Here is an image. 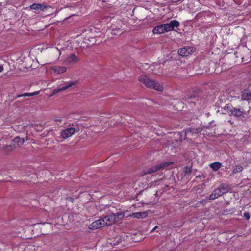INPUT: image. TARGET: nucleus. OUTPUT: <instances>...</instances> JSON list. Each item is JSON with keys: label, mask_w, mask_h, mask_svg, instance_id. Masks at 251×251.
Returning a JSON list of instances; mask_svg holds the SVG:
<instances>
[{"label": "nucleus", "mask_w": 251, "mask_h": 251, "mask_svg": "<svg viewBox=\"0 0 251 251\" xmlns=\"http://www.w3.org/2000/svg\"><path fill=\"white\" fill-rule=\"evenodd\" d=\"M179 25V23L176 20H172L169 23L161 24L156 26L152 30L154 34H161L171 30L175 27H177Z\"/></svg>", "instance_id": "f257e3e1"}, {"label": "nucleus", "mask_w": 251, "mask_h": 251, "mask_svg": "<svg viewBox=\"0 0 251 251\" xmlns=\"http://www.w3.org/2000/svg\"><path fill=\"white\" fill-rule=\"evenodd\" d=\"M138 80L149 88L153 89L158 91H162L163 90V85L162 84H159L154 80L150 79L146 75H141L139 77Z\"/></svg>", "instance_id": "f03ea898"}, {"label": "nucleus", "mask_w": 251, "mask_h": 251, "mask_svg": "<svg viewBox=\"0 0 251 251\" xmlns=\"http://www.w3.org/2000/svg\"><path fill=\"white\" fill-rule=\"evenodd\" d=\"M78 83V81H69L64 82V85L61 87V85L59 86L57 88H55L53 90V94L59 93L61 91H64L72 86H75Z\"/></svg>", "instance_id": "7ed1b4c3"}, {"label": "nucleus", "mask_w": 251, "mask_h": 251, "mask_svg": "<svg viewBox=\"0 0 251 251\" xmlns=\"http://www.w3.org/2000/svg\"><path fill=\"white\" fill-rule=\"evenodd\" d=\"M172 164V162H162L159 164L156 165L148 169L146 173L149 174L151 173H154L161 169L166 168V167L171 165Z\"/></svg>", "instance_id": "20e7f679"}, {"label": "nucleus", "mask_w": 251, "mask_h": 251, "mask_svg": "<svg viewBox=\"0 0 251 251\" xmlns=\"http://www.w3.org/2000/svg\"><path fill=\"white\" fill-rule=\"evenodd\" d=\"M76 131V129L73 127H69L62 130L60 133V135L62 138L66 139L69 137H71L74 135Z\"/></svg>", "instance_id": "39448f33"}, {"label": "nucleus", "mask_w": 251, "mask_h": 251, "mask_svg": "<svg viewBox=\"0 0 251 251\" xmlns=\"http://www.w3.org/2000/svg\"><path fill=\"white\" fill-rule=\"evenodd\" d=\"M79 59L75 54H71L68 55L64 60L65 64L69 65L77 63Z\"/></svg>", "instance_id": "423d86ee"}, {"label": "nucleus", "mask_w": 251, "mask_h": 251, "mask_svg": "<svg viewBox=\"0 0 251 251\" xmlns=\"http://www.w3.org/2000/svg\"><path fill=\"white\" fill-rule=\"evenodd\" d=\"M200 131L198 128H189L185 130V136L186 139H191L192 137L197 136Z\"/></svg>", "instance_id": "0eeeda50"}, {"label": "nucleus", "mask_w": 251, "mask_h": 251, "mask_svg": "<svg viewBox=\"0 0 251 251\" xmlns=\"http://www.w3.org/2000/svg\"><path fill=\"white\" fill-rule=\"evenodd\" d=\"M103 222V220H102V218L96 220L89 225V228L90 229H96L102 227L104 226V223Z\"/></svg>", "instance_id": "6e6552de"}, {"label": "nucleus", "mask_w": 251, "mask_h": 251, "mask_svg": "<svg viewBox=\"0 0 251 251\" xmlns=\"http://www.w3.org/2000/svg\"><path fill=\"white\" fill-rule=\"evenodd\" d=\"M241 100L250 101L251 100V90L245 89L241 92Z\"/></svg>", "instance_id": "1a4fd4ad"}, {"label": "nucleus", "mask_w": 251, "mask_h": 251, "mask_svg": "<svg viewBox=\"0 0 251 251\" xmlns=\"http://www.w3.org/2000/svg\"><path fill=\"white\" fill-rule=\"evenodd\" d=\"M193 49L191 47H184L178 50V53L182 56H187L191 54Z\"/></svg>", "instance_id": "9d476101"}, {"label": "nucleus", "mask_w": 251, "mask_h": 251, "mask_svg": "<svg viewBox=\"0 0 251 251\" xmlns=\"http://www.w3.org/2000/svg\"><path fill=\"white\" fill-rule=\"evenodd\" d=\"M114 216V215H110L102 218V220H103V223H104V226L111 225L116 222Z\"/></svg>", "instance_id": "9b49d317"}, {"label": "nucleus", "mask_w": 251, "mask_h": 251, "mask_svg": "<svg viewBox=\"0 0 251 251\" xmlns=\"http://www.w3.org/2000/svg\"><path fill=\"white\" fill-rule=\"evenodd\" d=\"M50 69L54 73L57 74L65 73L67 71V68L64 66H52L50 67Z\"/></svg>", "instance_id": "f8f14e48"}, {"label": "nucleus", "mask_w": 251, "mask_h": 251, "mask_svg": "<svg viewBox=\"0 0 251 251\" xmlns=\"http://www.w3.org/2000/svg\"><path fill=\"white\" fill-rule=\"evenodd\" d=\"M148 215V212L144 211L133 213L132 214L129 215V216L137 219H144L147 217Z\"/></svg>", "instance_id": "ddd939ff"}, {"label": "nucleus", "mask_w": 251, "mask_h": 251, "mask_svg": "<svg viewBox=\"0 0 251 251\" xmlns=\"http://www.w3.org/2000/svg\"><path fill=\"white\" fill-rule=\"evenodd\" d=\"M50 8V7L46 6V5L39 3H34L30 6V8L33 10H40L42 11H44L47 9Z\"/></svg>", "instance_id": "4468645a"}, {"label": "nucleus", "mask_w": 251, "mask_h": 251, "mask_svg": "<svg viewBox=\"0 0 251 251\" xmlns=\"http://www.w3.org/2000/svg\"><path fill=\"white\" fill-rule=\"evenodd\" d=\"M223 195L220 189L218 188L214 190L212 193L209 196V199L210 200H214Z\"/></svg>", "instance_id": "2eb2a0df"}, {"label": "nucleus", "mask_w": 251, "mask_h": 251, "mask_svg": "<svg viewBox=\"0 0 251 251\" xmlns=\"http://www.w3.org/2000/svg\"><path fill=\"white\" fill-rule=\"evenodd\" d=\"M231 114L237 117L242 116L244 114V111L242 109L233 108L230 110Z\"/></svg>", "instance_id": "dca6fc26"}, {"label": "nucleus", "mask_w": 251, "mask_h": 251, "mask_svg": "<svg viewBox=\"0 0 251 251\" xmlns=\"http://www.w3.org/2000/svg\"><path fill=\"white\" fill-rule=\"evenodd\" d=\"M209 166L213 169V171H216L219 170L222 166V164L219 162H215L214 163H211L209 165Z\"/></svg>", "instance_id": "f3484780"}, {"label": "nucleus", "mask_w": 251, "mask_h": 251, "mask_svg": "<svg viewBox=\"0 0 251 251\" xmlns=\"http://www.w3.org/2000/svg\"><path fill=\"white\" fill-rule=\"evenodd\" d=\"M39 93V91H36V92H32V93H24V94H21V95H18L17 96V98H20V97H26V96L31 97V96H35V95H37Z\"/></svg>", "instance_id": "a211bd4d"}, {"label": "nucleus", "mask_w": 251, "mask_h": 251, "mask_svg": "<svg viewBox=\"0 0 251 251\" xmlns=\"http://www.w3.org/2000/svg\"><path fill=\"white\" fill-rule=\"evenodd\" d=\"M13 141L14 142L17 143L18 146L22 145L25 142L24 138H20L19 137L15 138Z\"/></svg>", "instance_id": "6ab92c4d"}, {"label": "nucleus", "mask_w": 251, "mask_h": 251, "mask_svg": "<svg viewBox=\"0 0 251 251\" xmlns=\"http://www.w3.org/2000/svg\"><path fill=\"white\" fill-rule=\"evenodd\" d=\"M243 169V168L241 165H236L233 167V172L234 173H237L239 172H241L242 171Z\"/></svg>", "instance_id": "aec40b11"}, {"label": "nucleus", "mask_w": 251, "mask_h": 251, "mask_svg": "<svg viewBox=\"0 0 251 251\" xmlns=\"http://www.w3.org/2000/svg\"><path fill=\"white\" fill-rule=\"evenodd\" d=\"M192 167L191 166H186L183 168V172L185 175H188L191 173Z\"/></svg>", "instance_id": "412c9836"}, {"label": "nucleus", "mask_w": 251, "mask_h": 251, "mask_svg": "<svg viewBox=\"0 0 251 251\" xmlns=\"http://www.w3.org/2000/svg\"><path fill=\"white\" fill-rule=\"evenodd\" d=\"M218 188L219 189H220V190H221V192H222L223 194H224V193H225L228 191V189H227V187L223 184L221 185Z\"/></svg>", "instance_id": "4be33fe9"}, {"label": "nucleus", "mask_w": 251, "mask_h": 251, "mask_svg": "<svg viewBox=\"0 0 251 251\" xmlns=\"http://www.w3.org/2000/svg\"><path fill=\"white\" fill-rule=\"evenodd\" d=\"M121 31V28H116L113 29L111 32V34L112 35H117L119 33H120Z\"/></svg>", "instance_id": "5701e85b"}, {"label": "nucleus", "mask_w": 251, "mask_h": 251, "mask_svg": "<svg viewBox=\"0 0 251 251\" xmlns=\"http://www.w3.org/2000/svg\"><path fill=\"white\" fill-rule=\"evenodd\" d=\"M112 215L115 216L114 217L115 218V221L116 222L118 221V220L120 218H122L124 215L121 213H117L115 214H112Z\"/></svg>", "instance_id": "b1692460"}, {"label": "nucleus", "mask_w": 251, "mask_h": 251, "mask_svg": "<svg viewBox=\"0 0 251 251\" xmlns=\"http://www.w3.org/2000/svg\"><path fill=\"white\" fill-rule=\"evenodd\" d=\"M77 40L76 42L78 43V46H79L80 47H84V45H83V43H81L80 44V42L81 41L83 38L81 36H79L77 37Z\"/></svg>", "instance_id": "393cba45"}, {"label": "nucleus", "mask_w": 251, "mask_h": 251, "mask_svg": "<svg viewBox=\"0 0 251 251\" xmlns=\"http://www.w3.org/2000/svg\"><path fill=\"white\" fill-rule=\"evenodd\" d=\"M14 148V146L13 145H8L4 147V149L7 151H12Z\"/></svg>", "instance_id": "a878e982"}, {"label": "nucleus", "mask_w": 251, "mask_h": 251, "mask_svg": "<svg viewBox=\"0 0 251 251\" xmlns=\"http://www.w3.org/2000/svg\"><path fill=\"white\" fill-rule=\"evenodd\" d=\"M52 51L53 53H55L57 55H60L61 54L60 50L57 48H54L52 49Z\"/></svg>", "instance_id": "bb28decb"}, {"label": "nucleus", "mask_w": 251, "mask_h": 251, "mask_svg": "<svg viewBox=\"0 0 251 251\" xmlns=\"http://www.w3.org/2000/svg\"><path fill=\"white\" fill-rule=\"evenodd\" d=\"M244 217L247 220H248L250 218V215L248 212H245L244 213Z\"/></svg>", "instance_id": "cd10ccee"}, {"label": "nucleus", "mask_w": 251, "mask_h": 251, "mask_svg": "<svg viewBox=\"0 0 251 251\" xmlns=\"http://www.w3.org/2000/svg\"><path fill=\"white\" fill-rule=\"evenodd\" d=\"M117 238H118V240H117V241L116 242L117 244H119V243L122 242V241L123 240H125V237H121L120 238H118V237H117Z\"/></svg>", "instance_id": "c85d7f7f"}, {"label": "nucleus", "mask_w": 251, "mask_h": 251, "mask_svg": "<svg viewBox=\"0 0 251 251\" xmlns=\"http://www.w3.org/2000/svg\"><path fill=\"white\" fill-rule=\"evenodd\" d=\"M55 121H56V122H59V123H61L62 122V119H60V118H59V119H55Z\"/></svg>", "instance_id": "c756f323"}, {"label": "nucleus", "mask_w": 251, "mask_h": 251, "mask_svg": "<svg viewBox=\"0 0 251 251\" xmlns=\"http://www.w3.org/2000/svg\"><path fill=\"white\" fill-rule=\"evenodd\" d=\"M3 67L2 66L0 65V73L3 71Z\"/></svg>", "instance_id": "7c9ffc66"}, {"label": "nucleus", "mask_w": 251, "mask_h": 251, "mask_svg": "<svg viewBox=\"0 0 251 251\" xmlns=\"http://www.w3.org/2000/svg\"><path fill=\"white\" fill-rule=\"evenodd\" d=\"M202 177H203V176H196V178H201Z\"/></svg>", "instance_id": "2f4dec72"}]
</instances>
